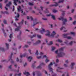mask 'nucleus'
<instances>
[{"label":"nucleus","mask_w":76,"mask_h":76,"mask_svg":"<svg viewBox=\"0 0 76 76\" xmlns=\"http://www.w3.org/2000/svg\"><path fill=\"white\" fill-rule=\"evenodd\" d=\"M29 18L31 19V20H34V19H33L32 16H30L29 17V16H27V19H29Z\"/></svg>","instance_id":"2eb2a0df"},{"label":"nucleus","mask_w":76,"mask_h":76,"mask_svg":"<svg viewBox=\"0 0 76 76\" xmlns=\"http://www.w3.org/2000/svg\"><path fill=\"white\" fill-rule=\"evenodd\" d=\"M18 7L19 8H18L17 9L18 12H19L20 11H22L21 13H23V11H22V9L21 8V7L20 6H18Z\"/></svg>","instance_id":"0eeeda50"},{"label":"nucleus","mask_w":76,"mask_h":76,"mask_svg":"<svg viewBox=\"0 0 76 76\" xmlns=\"http://www.w3.org/2000/svg\"><path fill=\"white\" fill-rule=\"evenodd\" d=\"M42 19L44 20H47V19L46 18H42Z\"/></svg>","instance_id":"8fccbe9b"},{"label":"nucleus","mask_w":76,"mask_h":76,"mask_svg":"<svg viewBox=\"0 0 76 76\" xmlns=\"http://www.w3.org/2000/svg\"><path fill=\"white\" fill-rule=\"evenodd\" d=\"M31 50H28V52H29V53H30V54H31Z\"/></svg>","instance_id":"0e129e2a"},{"label":"nucleus","mask_w":76,"mask_h":76,"mask_svg":"<svg viewBox=\"0 0 76 76\" xmlns=\"http://www.w3.org/2000/svg\"><path fill=\"white\" fill-rule=\"evenodd\" d=\"M26 65H27V64L26 63L24 65V66L25 67V66H26Z\"/></svg>","instance_id":"13d9d810"},{"label":"nucleus","mask_w":76,"mask_h":76,"mask_svg":"<svg viewBox=\"0 0 76 76\" xmlns=\"http://www.w3.org/2000/svg\"><path fill=\"white\" fill-rule=\"evenodd\" d=\"M58 50H57L55 52V53H56V54H57V53H58Z\"/></svg>","instance_id":"6e6d98bb"},{"label":"nucleus","mask_w":76,"mask_h":76,"mask_svg":"<svg viewBox=\"0 0 76 76\" xmlns=\"http://www.w3.org/2000/svg\"><path fill=\"white\" fill-rule=\"evenodd\" d=\"M58 69H57L56 70V71L57 72H60V71H59V70H61V69H63V68H60V67H58Z\"/></svg>","instance_id":"aec40b11"},{"label":"nucleus","mask_w":76,"mask_h":76,"mask_svg":"<svg viewBox=\"0 0 76 76\" xmlns=\"http://www.w3.org/2000/svg\"><path fill=\"white\" fill-rule=\"evenodd\" d=\"M38 23H39V22H37L36 23H35V24L34 23L33 26H35V25H37V24H38Z\"/></svg>","instance_id":"49530a36"},{"label":"nucleus","mask_w":76,"mask_h":76,"mask_svg":"<svg viewBox=\"0 0 76 76\" xmlns=\"http://www.w3.org/2000/svg\"><path fill=\"white\" fill-rule=\"evenodd\" d=\"M66 29L64 27H61V28L60 30H61H61H63H63H64V29Z\"/></svg>","instance_id":"f704fd0d"},{"label":"nucleus","mask_w":76,"mask_h":76,"mask_svg":"<svg viewBox=\"0 0 76 76\" xmlns=\"http://www.w3.org/2000/svg\"><path fill=\"white\" fill-rule=\"evenodd\" d=\"M11 4H12V2L11 1H10L8 4H7L6 6H7L8 7H10Z\"/></svg>","instance_id":"dca6fc26"},{"label":"nucleus","mask_w":76,"mask_h":76,"mask_svg":"<svg viewBox=\"0 0 76 76\" xmlns=\"http://www.w3.org/2000/svg\"><path fill=\"white\" fill-rule=\"evenodd\" d=\"M32 57L31 56H29L28 58V61L30 62L31 61V60L32 59Z\"/></svg>","instance_id":"412c9836"},{"label":"nucleus","mask_w":76,"mask_h":76,"mask_svg":"<svg viewBox=\"0 0 76 76\" xmlns=\"http://www.w3.org/2000/svg\"><path fill=\"white\" fill-rule=\"evenodd\" d=\"M59 20H62L63 22V25H66V22H67V19H64L63 17L58 18Z\"/></svg>","instance_id":"39448f33"},{"label":"nucleus","mask_w":76,"mask_h":76,"mask_svg":"<svg viewBox=\"0 0 76 76\" xmlns=\"http://www.w3.org/2000/svg\"><path fill=\"white\" fill-rule=\"evenodd\" d=\"M19 61V58H17L16 61H17L18 62Z\"/></svg>","instance_id":"69168bd1"},{"label":"nucleus","mask_w":76,"mask_h":76,"mask_svg":"<svg viewBox=\"0 0 76 76\" xmlns=\"http://www.w3.org/2000/svg\"><path fill=\"white\" fill-rule=\"evenodd\" d=\"M23 74L24 75H26V76H28L29 75H30V74H29V72H26V71H25V72H23Z\"/></svg>","instance_id":"ddd939ff"},{"label":"nucleus","mask_w":76,"mask_h":76,"mask_svg":"<svg viewBox=\"0 0 76 76\" xmlns=\"http://www.w3.org/2000/svg\"><path fill=\"white\" fill-rule=\"evenodd\" d=\"M20 75H21V73H19L18 74V76H20Z\"/></svg>","instance_id":"bf43d9fd"},{"label":"nucleus","mask_w":76,"mask_h":76,"mask_svg":"<svg viewBox=\"0 0 76 76\" xmlns=\"http://www.w3.org/2000/svg\"><path fill=\"white\" fill-rule=\"evenodd\" d=\"M2 30L3 32L5 37H6V33H5V31H4V29L3 28H2Z\"/></svg>","instance_id":"6ab92c4d"},{"label":"nucleus","mask_w":76,"mask_h":76,"mask_svg":"<svg viewBox=\"0 0 76 76\" xmlns=\"http://www.w3.org/2000/svg\"><path fill=\"white\" fill-rule=\"evenodd\" d=\"M65 63H69V61H68V60L65 61Z\"/></svg>","instance_id":"5fc2aeb1"},{"label":"nucleus","mask_w":76,"mask_h":76,"mask_svg":"<svg viewBox=\"0 0 76 76\" xmlns=\"http://www.w3.org/2000/svg\"><path fill=\"white\" fill-rule=\"evenodd\" d=\"M8 68L9 69H12V65H10V66H9Z\"/></svg>","instance_id":"3c124183"},{"label":"nucleus","mask_w":76,"mask_h":76,"mask_svg":"<svg viewBox=\"0 0 76 76\" xmlns=\"http://www.w3.org/2000/svg\"><path fill=\"white\" fill-rule=\"evenodd\" d=\"M3 22L4 24H7V21L6 20H4Z\"/></svg>","instance_id":"4c0bfd02"},{"label":"nucleus","mask_w":76,"mask_h":76,"mask_svg":"<svg viewBox=\"0 0 76 76\" xmlns=\"http://www.w3.org/2000/svg\"><path fill=\"white\" fill-rule=\"evenodd\" d=\"M23 21H24L23 20H22L21 22L19 23H18V25H23Z\"/></svg>","instance_id":"4be33fe9"},{"label":"nucleus","mask_w":76,"mask_h":76,"mask_svg":"<svg viewBox=\"0 0 76 76\" xmlns=\"http://www.w3.org/2000/svg\"><path fill=\"white\" fill-rule=\"evenodd\" d=\"M47 9H48L47 8H46V11H44L45 13H48L49 12L48 11V10H47Z\"/></svg>","instance_id":"bb28decb"},{"label":"nucleus","mask_w":76,"mask_h":76,"mask_svg":"<svg viewBox=\"0 0 76 76\" xmlns=\"http://www.w3.org/2000/svg\"><path fill=\"white\" fill-rule=\"evenodd\" d=\"M41 65H44V64L43 63L41 64L40 65H39L37 67V69H41V68H42L41 67Z\"/></svg>","instance_id":"f8f14e48"},{"label":"nucleus","mask_w":76,"mask_h":76,"mask_svg":"<svg viewBox=\"0 0 76 76\" xmlns=\"http://www.w3.org/2000/svg\"><path fill=\"white\" fill-rule=\"evenodd\" d=\"M42 30H40V32L41 33V34H42L43 32H46L47 33H48V34H45L46 36H47L48 37H54V35H56V33L54 31H53L52 32L53 34H52L51 35H50V31H49L48 30L45 31V29L43 28H42Z\"/></svg>","instance_id":"f257e3e1"},{"label":"nucleus","mask_w":76,"mask_h":76,"mask_svg":"<svg viewBox=\"0 0 76 76\" xmlns=\"http://www.w3.org/2000/svg\"><path fill=\"white\" fill-rule=\"evenodd\" d=\"M26 55H27V54H26V53H25L23 55H20V58H22L23 57H25Z\"/></svg>","instance_id":"f3484780"},{"label":"nucleus","mask_w":76,"mask_h":76,"mask_svg":"<svg viewBox=\"0 0 76 76\" xmlns=\"http://www.w3.org/2000/svg\"><path fill=\"white\" fill-rule=\"evenodd\" d=\"M43 58H46V60L45 61L46 63H48V61H50L47 59V56H46V55H44L43 56Z\"/></svg>","instance_id":"1a4fd4ad"},{"label":"nucleus","mask_w":76,"mask_h":76,"mask_svg":"<svg viewBox=\"0 0 76 76\" xmlns=\"http://www.w3.org/2000/svg\"><path fill=\"white\" fill-rule=\"evenodd\" d=\"M47 16H51V14H49L47 15H46Z\"/></svg>","instance_id":"4d7b16f0"},{"label":"nucleus","mask_w":76,"mask_h":76,"mask_svg":"<svg viewBox=\"0 0 76 76\" xmlns=\"http://www.w3.org/2000/svg\"><path fill=\"white\" fill-rule=\"evenodd\" d=\"M65 44H67V43H68V41H66V42H64Z\"/></svg>","instance_id":"774afa93"},{"label":"nucleus","mask_w":76,"mask_h":76,"mask_svg":"<svg viewBox=\"0 0 76 76\" xmlns=\"http://www.w3.org/2000/svg\"><path fill=\"white\" fill-rule=\"evenodd\" d=\"M51 16L52 18H53V20H56V18H55V16H54L53 15H51Z\"/></svg>","instance_id":"c85d7f7f"},{"label":"nucleus","mask_w":76,"mask_h":76,"mask_svg":"<svg viewBox=\"0 0 76 76\" xmlns=\"http://www.w3.org/2000/svg\"><path fill=\"white\" fill-rule=\"evenodd\" d=\"M36 37V35L34 34L33 35V36H31L30 37V38H34V37Z\"/></svg>","instance_id":"7c9ffc66"},{"label":"nucleus","mask_w":76,"mask_h":76,"mask_svg":"<svg viewBox=\"0 0 76 76\" xmlns=\"http://www.w3.org/2000/svg\"><path fill=\"white\" fill-rule=\"evenodd\" d=\"M53 65V63L51 62L48 65V68L50 72H52V76H56V74H54L53 71V69L51 67V66Z\"/></svg>","instance_id":"20e7f679"},{"label":"nucleus","mask_w":76,"mask_h":76,"mask_svg":"<svg viewBox=\"0 0 76 76\" xmlns=\"http://www.w3.org/2000/svg\"><path fill=\"white\" fill-rule=\"evenodd\" d=\"M74 65H75V63H71V68L72 69H73V66Z\"/></svg>","instance_id":"b1692460"},{"label":"nucleus","mask_w":76,"mask_h":76,"mask_svg":"<svg viewBox=\"0 0 76 76\" xmlns=\"http://www.w3.org/2000/svg\"><path fill=\"white\" fill-rule=\"evenodd\" d=\"M0 50H1L2 51H4V48L0 47Z\"/></svg>","instance_id":"cd10ccee"},{"label":"nucleus","mask_w":76,"mask_h":76,"mask_svg":"<svg viewBox=\"0 0 76 76\" xmlns=\"http://www.w3.org/2000/svg\"><path fill=\"white\" fill-rule=\"evenodd\" d=\"M0 8L2 9V4L0 3Z\"/></svg>","instance_id":"37998d69"},{"label":"nucleus","mask_w":76,"mask_h":76,"mask_svg":"<svg viewBox=\"0 0 76 76\" xmlns=\"http://www.w3.org/2000/svg\"><path fill=\"white\" fill-rule=\"evenodd\" d=\"M28 4L30 6H32L33 5V4L31 2H29Z\"/></svg>","instance_id":"79ce46f5"},{"label":"nucleus","mask_w":76,"mask_h":76,"mask_svg":"<svg viewBox=\"0 0 76 76\" xmlns=\"http://www.w3.org/2000/svg\"><path fill=\"white\" fill-rule=\"evenodd\" d=\"M57 41H58V42H60V43L62 42H63L61 40H60L59 39H58L57 40Z\"/></svg>","instance_id":"58836bf2"},{"label":"nucleus","mask_w":76,"mask_h":76,"mask_svg":"<svg viewBox=\"0 0 76 76\" xmlns=\"http://www.w3.org/2000/svg\"><path fill=\"white\" fill-rule=\"evenodd\" d=\"M6 47L7 48V50H8L9 49V44H8L7 43H6Z\"/></svg>","instance_id":"393cba45"},{"label":"nucleus","mask_w":76,"mask_h":76,"mask_svg":"<svg viewBox=\"0 0 76 76\" xmlns=\"http://www.w3.org/2000/svg\"><path fill=\"white\" fill-rule=\"evenodd\" d=\"M27 44H29V45H31V42H27Z\"/></svg>","instance_id":"338daca9"},{"label":"nucleus","mask_w":76,"mask_h":76,"mask_svg":"<svg viewBox=\"0 0 76 76\" xmlns=\"http://www.w3.org/2000/svg\"><path fill=\"white\" fill-rule=\"evenodd\" d=\"M70 34H71L72 35H75V33L73 32H71L70 33H68L66 34H64L63 35L64 38H67L68 39H72V37H67L68 35H70Z\"/></svg>","instance_id":"7ed1b4c3"},{"label":"nucleus","mask_w":76,"mask_h":76,"mask_svg":"<svg viewBox=\"0 0 76 76\" xmlns=\"http://www.w3.org/2000/svg\"><path fill=\"white\" fill-rule=\"evenodd\" d=\"M52 48V51H53V50H54L56 49V48L53 47Z\"/></svg>","instance_id":"a19ab883"},{"label":"nucleus","mask_w":76,"mask_h":76,"mask_svg":"<svg viewBox=\"0 0 76 76\" xmlns=\"http://www.w3.org/2000/svg\"><path fill=\"white\" fill-rule=\"evenodd\" d=\"M75 11V10L74 9H73L72 10V12L73 13Z\"/></svg>","instance_id":"e2e57ef3"},{"label":"nucleus","mask_w":76,"mask_h":76,"mask_svg":"<svg viewBox=\"0 0 76 76\" xmlns=\"http://www.w3.org/2000/svg\"><path fill=\"white\" fill-rule=\"evenodd\" d=\"M12 34H10V38H12L13 37L12 36Z\"/></svg>","instance_id":"a18cd8bd"},{"label":"nucleus","mask_w":76,"mask_h":76,"mask_svg":"<svg viewBox=\"0 0 76 76\" xmlns=\"http://www.w3.org/2000/svg\"><path fill=\"white\" fill-rule=\"evenodd\" d=\"M33 76H35V72H33Z\"/></svg>","instance_id":"680f3d73"},{"label":"nucleus","mask_w":76,"mask_h":76,"mask_svg":"<svg viewBox=\"0 0 76 76\" xmlns=\"http://www.w3.org/2000/svg\"><path fill=\"white\" fill-rule=\"evenodd\" d=\"M37 58L38 59H39V58H41V56L37 57Z\"/></svg>","instance_id":"09e8293b"},{"label":"nucleus","mask_w":76,"mask_h":76,"mask_svg":"<svg viewBox=\"0 0 76 76\" xmlns=\"http://www.w3.org/2000/svg\"><path fill=\"white\" fill-rule=\"evenodd\" d=\"M20 28H21V26H20L19 27H18L17 28H15V31H18L19 30V29Z\"/></svg>","instance_id":"4468645a"},{"label":"nucleus","mask_w":76,"mask_h":76,"mask_svg":"<svg viewBox=\"0 0 76 76\" xmlns=\"http://www.w3.org/2000/svg\"><path fill=\"white\" fill-rule=\"evenodd\" d=\"M37 37L38 38H41V35H37Z\"/></svg>","instance_id":"473e14b6"},{"label":"nucleus","mask_w":76,"mask_h":76,"mask_svg":"<svg viewBox=\"0 0 76 76\" xmlns=\"http://www.w3.org/2000/svg\"><path fill=\"white\" fill-rule=\"evenodd\" d=\"M14 11H15V6H13L12 11L13 12Z\"/></svg>","instance_id":"603ef678"},{"label":"nucleus","mask_w":76,"mask_h":76,"mask_svg":"<svg viewBox=\"0 0 76 76\" xmlns=\"http://www.w3.org/2000/svg\"><path fill=\"white\" fill-rule=\"evenodd\" d=\"M53 13H56V12H57V10H56L55 9H53Z\"/></svg>","instance_id":"c756f323"},{"label":"nucleus","mask_w":76,"mask_h":76,"mask_svg":"<svg viewBox=\"0 0 76 76\" xmlns=\"http://www.w3.org/2000/svg\"><path fill=\"white\" fill-rule=\"evenodd\" d=\"M60 53L57 54V57H61L65 55V53L63 52V48H60L59 49Z\"/></svg>","instance_id":"f03ea898"},{"label":"nucleus","mask_w":76,"mask_h":76,"mask_svg":"<svg viewBox=\"0 0 76 76\" xmlns=\"http://www.w3.org/2000/svg\"><path fill=\"white\" fill-rule=\"evenodd\" d=\"M35 54L36 55H38V50H37V51Z\"/></svg>","instance_id":"de8ad7c7"},{"label":"nucleus","mask_w":76,"mask_h":76,"mask_svg":"<svg viewBox=\"0 0 76 76\" xmlns=\"http://www.w3.org/2000/svg\"><path fill=\"white\" fill-rule=\"evenodd\" d=\"M40 43H41V41L38 40L37 41L36 43H34L33 44V45H37V44H39Z\"/></svg>","instance_id":"6e6552de"},{"label":"nucleus","mask_w":76,"mask_h":76,"mask_svg":"<svg viewBox=\"0 0 76 76\" xmlns=\"http://www.w3.org/2000/svg\"><path fill=\"white\" fill-rule=\"evenodd\" d=\"M55 3H56V4L51 5H50V7H51L52 6H57L58 5V4H57V3L56 2H55Z\"/></svg>","instance_id":"a211bd4d"},{"label":"nucleus","mask_w":76,"mask_h":76,"mask_svg":"<svg viewBox=\"0 0 76 76\" xmlns=\"http://www.w3.org/2000/svg\"><path fill=\"white\" fill-rule=\"evenodd\" d=\"M35 63H36V61H34V64H32V66L33 67V68H34V67H35V65H34V64H35Z\"/></svg>","instance_id":"72a5a7b5"},{"label":"nucleus","mask_w":76,"mask_h":76,"mask_svg":"<svg viewBox=\"0 0 76 76\" xmlns=\"http://www.w3.org/2000/svg\"><path fill=\"white\" fill-rule=\"evenodd\" d=\"M12 56H13V53H12L11 54V55L10 57V58L9 59V61H10V60H11V64H13V63H14V61H13V60L12 59Z\"/></svg>","instance_id":"423d86ee"},{"label":"nucleus","mask_w":76,"mask_h":76,"mask_svg":"<svg viewBox=\"0 0 76 76\" xmlns=\"http://www.w3.org/2000/svg\"><path fill=\"white\" fill-rule=\"evenodd\" d=\"M14 1V3L15 4V5H16V6H17V4H16V1H19L18 0H13Z\"/></svg>","instance_id":"5701e85b"},{"label":"nucleus","mask_w":76,"mask_h":76,"mask_svg":"<svg viewBox=\"0 0 76 76\" xmlns=\"http://www.w3.org/2000/svg\"><path fill=\"white\" fill-rule=\"evenodd\" d=\"M1 13H3V14L4 13H6V14H9V12L7 11H5L4 12L2 11L1 12Z\"/></svg>","instance_id":"a878e982"},{"label":"nucleus","mask_w":76,"mask_h":76,"mask_svg":"<svg viewBox=\"0 0 76 76\" xmlns=\"http://www.w3.org/2000/svg\"><path fill=\"white\" fill-rule=\"evenodd\" d=\"M69 44L70 45H72V44H73V42H71L69 43Z\"/></svg>","instance_id":"c03bdc74"},{"label":"nucleus","mask_w":76,"mask_h":76,"mask_svg":"<svg viewBox=\"0 0 76 76\" xmlns=\"http://www.w3.org/2000/svg\"><path fill=\"white\" fill-rule=\"evenodd\" d=\"M76 21H75L73 23V25H75V24H76Z\"/></svg>","instance_id":"864d4df0"},{"label":"nucleus","mask_w":76,"mask_h":76,"mask_svg":"<svg viewBox=\"0 0 76 76\" xmlns=\"http://www.w3.org/2000/svg\"><path fill=\"white\" fill-rule=\"evenodd\" d=\"M62 12L63 13L62 14V16H64V14H65V12L64 11H62Z\"/></svg>","instance_id":"e433bc0d"},{"label":"nucleus","mask_w":76,"mask_h":76,"mask_svg":"<svg viewBox=\"0 0 76 76\" xmlns=\"http://www.w3.org/2000/svg\"><path fill=\"white\" fill-rule=\"evenodd\" d=\"M64 1V0H59V1L58 2V3H62Z\"/></svg>","instance_id":"c9c22d12"},{"label":"nucleus","mask_w":76,"mask_h":76,"mask_svg":"<svg viewBox=\"0 0 76 76\" xmlns=\"http://www.w3.org/2000/svg\"><path fill=\"white\" fill-rule=\"evenodd\" d=\"M53 42L52 41H50V43L49 44H48V45H52L53 44Z\"/></svg>","instance_id":"2f4dec72"},{"label":"nucleus","mask_w":76,"mask_h":76,"mask_svg":"<svg viewBox=\"0 0 76 76\" xmlns=\"http://www.w3.org/2000/svg\"><path fill=\"white\" fill-rule=\"evenodd\" d=\"M25 47H26V48H28V45H26L25 46Z\"/></svg>","instance_id":"052dcab7"},{"label":"nucleus","mask_w":76,"mask_h":76,"mask_svg":"<svg viewBox=\"0 0 76 76\" xmlns=\"http://www.w3.org/2000/svg\"><path fill=\"white\" fill-rule=\"evenodd\" d=\"M21 31H20L19 35L17 36V37H18V38L19 37H20V34H21Z\"/></svg>","instance_id":"ea45409f"},{"label":"nucleus","mask_w":76,"mask_h":76,"mask_svg":"<svg viewBox=\"0 0 76 76\" xmlns=\"http://www.w3.org/2000/svg\"><path fill=\"white\" fill-rule=\"evenodd\" d=\"M19 14V13L17 14V16H15V20H18L19 19L17 18H19L20 16Z\"/></svg>","instance_id":"9b49d317"},{"label":"nucleus","mask_w":76,"mask_h":76,"mask_svg":"<svg viewBox=\"0 0 76 76\" xmlns=\"http://www.w3.org/2000/svg\"><path fill=\"white\" fill-rule=\"evenodd\" d=\"M36 73H37V76H41V73H40L39 71H36Z\"/></svg>","instance_id":"9d476101"}]
</instances>
